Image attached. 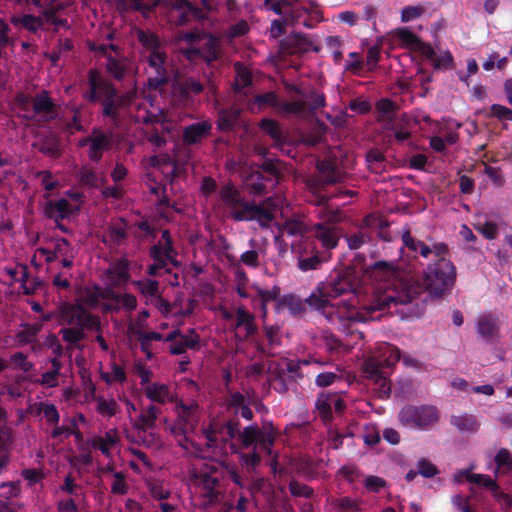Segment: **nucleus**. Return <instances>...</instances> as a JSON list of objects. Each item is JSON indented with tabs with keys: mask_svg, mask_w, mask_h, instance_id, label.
Here are the masks:
<instances>
[{
	"mask_svg": "<svg viewBox=\"0 0 512 512\" xmlns=\"http://www.w3.org/2000/svg\"><path fill=\"white\" fill-rule=\"evenodd\" d=\"M354 291L353 272L349 269L334 271L325 282L318 284L316 291L306 298V302L312 309L321 312L330 323L339 324L343 329L348 328L351 323L379 319L380 315L376 313L390 308V304H384V293L361 308L356 307L355 296L337 303L330 302V299L353 294Z\"/></svg>",
	"mask_w": 512,
	"mask_h": 512,
	"instance_id": "nucleus-1",
	"label": "nucleus"
},
{
	"mask_svg": "<svg viewBox=\"0 0 512 512\" xmlns=\"http://www.w3.org/2000/svg\"><path fill=\"white\" fill-rule=\"evenodd\" d=\"M435 249L436 259L423 269L422 281L394 277L384 291V304H390V307L408 304L423 292L433 299H441L451 293L457 278L456 266L448 258L446 243H439Z\"/></svg>",
	"mask_w": 512,
	"mask_h": 512,
	"instance_id": "nucleus-2",
	"label": "nucleus"
},
{
	"mask_svg": "<svg viewBox=\"0 0 512 512\" xmlns=\"http://www.w3.org/2000/svg\"><path fill=\"white\" fill-rule=\"evenodd\" d=\"M87 80L88 89L83 92V98L89 103L100 104L101 115L117 126L131 107L135 92H120L95 68L88 71Z\"/></svg>",
	"mask_w": 512,
	"mask_h": 512,
	"instance_id": "nucleus-3",
	"label": "nucleus"
},
{
	"mask_svg": "<svg viewBox=\"0 0 512 512\" xmlns=\"http://www.w3.org/2000/svg\"><path fill=\"white\" fill-rule=\"evenodd\" d=\"M220 198L228 208L233 220L256 221L262 227L269 226L277 210V205L273 198L268 197L259 204L246 201L233 184H227L221 188Z\"/></svg>",
	"mask_w": 512,
	"mask_h": 512,
	"instance_id": "nucleus-4",
	"label": "nucleus"
},
{
	"mask_svg": "<svg viewBox=\"0 0 512 512\" xmlns=\"http://www.w3.org/2000/svg\"><path fill=\"white\" fill-rule=\"evenodd\" d=\"M400 359L407 367L420 368L422 365L418 359L410 355H401L398 347L382 342L378 345L375 354L364 362L363 371L367 378L380 386L382 392L390 394L391 388L388 377Z\"/></svg>",
	"mask_w": 512,
	"mask_h": 512,
	"instance_id": "nucleus-5",
	"label": "nucleus"
},
{
	"mask_svg": "<svg viewBox=\"0 0 512 512\" xmlns=\"http://www.w3.org/2000/svg\"><path fill=\"white\" fill-rule=\"evenodd\" d=\"M292 248L297 258V267L302 272L318 270L331 259L329 254L319 250L315 240H301Z\"/></svg>",
	"mask_w": 512,
	"mask_h": 512,
	"instance_id": "nucleus-6",
	"label": "nucleus"
},
{
	"mask_svg": "<svg viewBox=\"0 0 512 512\" xmlns=\"http://www.w3.org/2000/svg\"><path fill=\"white\" fill-rule=\"evenodd\" d=\"M400 423L410 429H427L438 419V410L433 406H405L398 415Z\"/></svg>",
	"mask_w": 512,
	"mask_h": 512,
	"instance_id": "nucleus-7",
	"label": "nucleus"
},
{
	"mask_svg": "<svg viewBox=\"0 0 512 512\" xmlns=\"http://www.w3.org/2000/svg\"><path fill=\"white\" fill-rule=\"evenodd\" d=\"M61 316L69 325L86 327L88 331H101L99 316L92 314L81 304H63L61 306Z\"/></svg>",
	"mask_w": 512,
	"mask_h": 512,
	"instance_id": "nucleus-8",
	"label": "nucleus"
},
{
	"mask_svg": "<svg viewBox=\"0 0 512 512\" xmlns=\"http://www.w3.org/2000/svg\"><path fill=\"white\" fill-rule=\"evenodd\" d=\"M309 236L302 240H315L321 252H325L332 258V250L335 249L340 240V230L334 224L320 222L313 225Z\"/></svg>",
	"mask_w": 512,
	"mask_h": 512,
	"instance_id": "nucleus-9",
	"label": "nucleus"
},
{
	"mask_svg": "<svg viewBox=\"0 0 512 512\" xmlns=\"http://www.w3.org/2000/svg\"><path fill=\"white\" fill-rule=\"evenodd\" d=\"M90 147L88 148V158L95 163H99L106 151L113 146V132L105 131L100 127H94L88 135Z\"/></svg>",
	"mask_w": 512,
	"mask_h": 512,
	"instance_id": "nucleus-10",
	"label": "nucleus"
},
{
	"mask_svg": "<svg viewBox=\"0 0 512 512\" xmlns=\"http://www.w3.org/2000/svg\"><path fill=\"white\" fill-rule=\"evenodd\" d=\"M321 47L314 44L306 35L293 32L280 41V52L284 55H300L308 51L319 52Z\"/></svg>",
	"mask_w": 512,
	"mask_h": 512,
	"instance_id": "nucleus-11",
	"label": "nucleus"
},
{
	"mask_svg": "<svg viewBox=\"0 0 512 512\" xmlns=\"http://www.w3.org/2000/svg\"><path fill=\"white\" fill-rule=\"evenodd\" d=\"M199 404L196 401H191L189 404L184 403L182 400H177L175 405V411L178 416L177 426L172 428V432L175 435H183V439L187 441L186 428L188 426L194 427L197 419L195 417L198 411Z\"/></svg>",
	"mask_w": 512,
	"mask_h": 512,
	"instance_id": "nucleus-12",
	"label": "nucleus"
},
{
	"mask_svg": "<svg viewBox=\"0 0 512 512\" xmlns=\"http://www.w3.org/2000/svg\"><path fill=\"white\" fill-rule=\"evenodd\" d=\"M37 8L40 10V16L44 19V25H53L55 32L60 28H70L67 19L58 15L67 8V4L64 2L59 0H45L43 6Z\"/></svg>",
	"mask_w": 512,
	"mask_h": 512,
	"instance_id": "nucleus-13",
	"label": "nucleus"
},
{
	"mask_svg": "<svg viewBox=\"0 0 512 512\" xmlns=\"http://www.w3.org/2000/svg\"><path fill=\"white\" fill-rule=\"evenodd\" d=\"M166 54L161 51L150 52L147 57L149 67L154 70V75L148 78V86L152 89H159L169 81L165 68Z\"/></svg>",
	"mask_w": 512,
	"mask_h": 512,
	"instance_id": "nucleus-14",
	"label": "nucleus"
},
{
	"mask_svg": "<svg viewBox=\"0 0 512 512\" xmlns=\"http://www.w3.org/2000/svg\"><path fill=\"white\" fill-rule=\"evenodd\" d=\"M402 242L403 246L414 258H417V256H421L425 259H428L430 256H433V259H436L435 247L440 242H435L432 245H429L422 240L414 238L411 235L410 229L408 228L405 229L402 233Z\"/></svg>",
	"mask_w": 512,
	"mask_h": 512,
	"instance_id": "nucleus-15",
	"label": "nucleus"
},
{
	"mask_svg": "<svg viewBox=\"0 0 512 512\" xmlns=\"http://www.w3.org/2000/svg\"><path fill=\"white\" fill-rule=\"evenodd\" d=\"M211 132L212 124L209 121L195 122L183 128L182 140L185 145H195L210 136Z\"/></svg>",
	"mask_w": 512,
	"mask_h": 512,
	"instance_id": "nucleus-16",
	"label": "nucleus"
},
{
	"mask_svg": "<svg viewBox=\"0 0 512 512\" xmlns=\"http://www.w3.org/2000/svg\"><path fill=\"white\" fill-rule=\"evenodd\" d=\"M200 485L202 486V496L209 505H215L220 501L221 492L219 490L220 478L214 474L201 472L198 475Z\"/></svg>",
	"mask_w": 512,
	"mask_h": 512,
	"instance_id": "nucleus-17",
	"label": "nucleus"
},
{
	"mask_svg": "<svg viewBox=\"0 0 512 512\" xmlns=\"http://www.w3.org/2000/svg\"><path fill=\"white\" fill-rule=\"evenodd\" d=\"M277 181L273 177H267L260 171H254L246 176L245 185L250 194L255 196L265 195L275 186Z\"/></svg>",
	"mask_w": 512,
	"mask_h": 512,
	"instance_id": "nucleus-18",
	"label": "nucleus"
},
{
	"mask_svg": "<svg viewBox=\"0 0 512 512\" xmlns=\"http://www.w3.org/2000/svg\"><path fill=\"white\" fill-rule=\"evenodd\" d=\"M476 330L485 342H497L499 339L498 318L491 314L480 316L477 320Z\"/></svg>",
	"mask_w": 512,
	"mask_h": 512,
	"instance_id": "nucleus-19",
	"label": "nucleus"
},
{
	"mask_svg": "<svg viewBox=\"0 0 512 512\" xmlns=\"http://www.w3.org/2000/svg\"><path fill=\"white\" fill-rule=\"evenodd\" d=\"M32 109L36 115H49L50 119L57 116V105L47 90H41L32 98Z\"/></svg>",
	"mask_w": 512,
	"mask_h": 512,
	"instance_id": "nucleus-20",
	"label": "nucleus"
},
{
	"mask_svg": "<svg viewBox=\"0 0 512 512\" xmlns=\"http://www.w3.org/2000/svg\"><path fill=\"white\" fill-rule=\"evenodd\" d=\"M161 414V409L154 405L150 404L146 408H143L141 413L139 414L134 428L139 432H147L149 429H153L156 426V421Z\"/></svg>",
	"mask_w": 512,
	"mask_h": 512,
	"instance_id": "nucleus-21",
	"label": "nucleus"
},
{
	"mask_svg": "<svg viewBox=\"0 0 512 512\" xmlns=\"http://www.w3.org/2000/svg\"><path fill=\"white\" fill-rule=\"evenodd\" d=\"M130 262L122 257L117 259L106 271L107 277L115 286L126 283L130 279Z\"/></svg>",
	"mask_w": 512,
	"mask_h": 512,
	"instance_id": "nucleus-22",
	"label": "nucleus"
},
{
	"mask_svg": "<svg viewBox=\"0 0 512 512\" xmlns=\"http://www.w3.org/2000/svg\"><path fill=\"white\" fill-rule=\"evenodd\" d=\"M72 212L73 207L65 198H61L57 201H48L44 209L45 216L49 219H53L55 222L63 220Z\"/></svg>",
	"mask_w": 512,
	"mask_h": 512,
	"instance_id": "nucleus-23",
	"label": "nucleus"
},
{
	"mask_svg": "<svg viewBox=\"0 0 512 512\" xmlns=\"http://www.w3.org/2000/svg\"><path fill=\"white\" fill-rule=\"evenodd\" d=\"M468 482L484 487L494 493L495 497L509 501V496L499 490V485L491 476L486 474H473L468 471L464 472Z\"/></svg>",
	"mask_w": 512,
	"mask_h": 512,
	"instance_id": "nucleus-24",
	"label": "nucleus"
},
{
	"mask_svg": "<svg viewBox=\"0 0 512 512\" xmlns=\"http://www.w3.org/2000/svg\"><path fill=\"white\" fill-rule=\"evenodd\" d=\"M174 88L181 98L188 99L200 94L204 90V85L193 77H184L175 82Z\"/></svg>",
	"mask_w": 512,
	"mask_h": 512,
	"instance_id": "nucleus-25",
	"label": "nucleus"
},
{
	"mask_svg": "<svg viewBox=\"0 0 512 512\" xmlns=\"http://www.w3.org/2000/svg\"><path fill=\"white\" fill-rule=\"evenodd\" d=\"M235 318V328H244L245 330L244 338H249L257 333L258 329L255 324V316L248 312L244 306H240L236 309Z\"/></svg>",
	"mask_w": 512,
	"mask_h": 512,
	"instance_id": "nucleus-26",
	"label": "nucleus"
},
{
	"mask_svg": "<svg viewBox=\"0 0 512 512\" xmlns=\"http://www.w3.org/2000/svg\"><path fill=\"white\" fill-rule=\"evenodd\" d=\"M199 340V335L195 330L190 329L188 335L181 336L179 340L175 341L170 346V353L172 355H181L184 354L187 349L198 350Z\"/></svg>",
	"mask_w": 512,
	"mask_h": 512,
	"instance_id": "nucleus-27",
	"label": "nucleus"
},
{
	"mask_svg": "<svg viewBox=\"0 0 512 512\" xmlns=\"http://www.w3.org/2000/svg\"><path fill=\"white\" fill-rule=\"evenodd\" d=\"M145 396L152 402L165 404L173 401L170 397L169 386L163 383L153 382L144 388Z\"/></svg>",
	"mask_w": 512,
	"mask_h": 512,
	"instance_id": "nucleus-28",
	"label": "nucleus"
},
{
	"mask_svg": "<svg viewBox=\"0 0 512 512\" xmlns=\"http://www.w3.org/2000/svg\"><path fill=\"white\" fill-rule=\"evenodd\" d=\"M306 304L308 305L306 300L303 301L294 294H286L278 300L276 309L286 308L292 315L300 316L306 311Z\"/></svg>",
	"mask_w": 512,
	"mask_h": 512,
	"instance_id": "nucleus-29",
	"label": "nucleus"
},
{
	"mask_svg": "<svg viewBox=\"0 0 512 512\" xmlns=\"http://www.w3.org/2000/svg\"><path fill=\"white\" fill-rule=\"evenodd\" d=\"M11 24L14 26H21L23 29L36 33L40 28L44 26V19L39 15L35 16L32 14L14 15L10 18Z\"/></svg>",
	"mask_w": 512,
	"mask_h": 512,
	"instance_id": "nucleus-30",
	"label": "nucleus"
},
{
	"mask_svg": "<svg viewBox=\"0 0 512 512\" xmlns=\"http://www.w3.org/2000/svg\"><path fill=\"white\" fill-rule=\"evenodd\" d=\"M118 442L119 437L117 435V431L116 429H113L107 431L103 437L95 436L91 439L90 444L94 449H99L104 456L109 457L111 455L110 447Z\"/></svg>",
	"mask_w": 512,
	"mask_h": 512,
	"instance_id": "nucleus-31",
	"label": "nucleus"
},
{
	"mask_svg": "<svg viewBox=\"0 0 512 512\" xmlns=\"http://www.w3.org/2000/svg\"><path fill=\"white\" fill-rule=\"evenodd\" d=\"M189 54H192L198 58L204 60L207 64H211L219 58V49L216 39L211 37L204 47L202 48H192L189 51Z\"/></svg>",
	"mask_w": 512,
	"mask_h": 512,
	"instance_id": "nucleus-32",
	"label": "nucleus"
},
{
	"mask_svg": "<svg viewBox=\"0 0 512 512\" xmlns=\"http://www.w3.org/2000/svg\"><path fill=\"white\" fill-rule=\"evenodd\" d=\"M129 70L126 59H116L113 56H107L106 71L116 81H122Z\"/></svg>",
	"mask_w": 512,
	"mask_h": 512,
	"instance_id": "nucleus-33",
	"label": "nucleus"
},
{
	"mask_svg": "<svg viewBox=\"0 0 512 512\" xmlns=\"http://www.w3.org/2000/svg\"><path fill=\"white\" fill-rule=\"evenodd\" d=\"M451 424L455 426L460 432L474 433L479 428V423L473 415L463 414L459 416L453 415L451 417Z\"/></svg>",
	"mask_w": 512,
	"mask_h": 512,
	"instance_id": "nucleus-34",
	"label": "nucleus"
},
{
	"mask_svg": "<svg viewBox=\"0 0 512 512\" xmlns=\"http://www.w3.org/2000/svg\"><path fill=\"white\" fill-rule=\"evenodd\" d=\"M276 437H277V431L274 429L273 424H269V429H266V426H263L260 429V434H259V438L257 440V444L267 454H271L272 447L275 443Z\"/></svg>",
	"mask_w": 512,
	"mask_h": 512,
	"instance_id": "nucleus-35",
	"label": "nucleus"
},
{
	"mask_svg": "<svg viewBox=\"0 0 512 512\" xmlns=\"http://www.w3.org/2000/svg\"><path fill=\"white\" fill-rule=\"evenodd\" d=\"M317 168L322 179L328 183L333 184L340 180V172L335 164L329 160H323L317 164Z\"/></svg>",
	"mask_w": 512,
	"mask_h": 512,
	"instance_id": "nucleus-36",
	"label": "nucleus"
},
{
	"mask_svg": "<svg viewBox=\"0 0 512 512\" xmlns=\"http://www.w3.org/2000/svg\"><path fill=\"white\" fill-rule=\"evenodd\" d=\"M128 224L123 218H119L117 222L112 223L107 228L109 239L114 244H120L127 238Z\"/></svg>",
	"mask_w": 512,
	"mask_h": 512,
	"instance_id": "nucleus-37",
	"label": "nucleus"
},
{
	"mask_svg": "<svg viewBox=\"0 0 512 512\" xmlns=\"http://www.w3.org/2000/svg\"><path fill=\"white\" fill-rule=\"evenodd\" d=\"M270 381L273 388L278 393H286L289 390V385L292 383L286 378L284 368L277 366L270 373Z\"/></svg>",
	"mask_w": 512,
	"mask_h": 512,
	"instance_id": "nucleus-38",
	"label": "nucleus"
},
{
	"mask_svg": "<svg viewBox=\"0 0 512 512\" xmlns=\"http://www.w3.org/2000/svg\"><path fill=\"white\" fill-rule=\"evenodd\" d=\"M366 162L369 169L374 173H380L384 170L386 157L379 149L372 148L366 152Z\"/></svg>",
	"mask_w": 512,
	"mask_h": 512,
	"instance_id": "nucleus-39",
	"label": "nucleus"
},
{
	"mask_svg": "<svg viewBox=\"0 0 512 512\" xmlns=\"http://www.w3.org/2000/svg\"><path fill=\"white\" fill-rule=\"evenodd\" d=\"M259 127L262 131L268 134L276 143L283 142L284 138L282 129L280 127V124L276 120L264 118L260 121Z\"/></svg>",
	"mask_w": 512,
	"mask_h": 512,
	"instance_id": "nucleus-40",
	"label": "nucleus"
},
{
	"mask_svg": "<svg viewBox=\"0 0 512 512\" xmlns=\"http://www.w3.org/2000/svg\"><path fill=\"white\" fill-rule=\"evenodd\" d=\"M138 41L149 52L160 51L159 37L152 31L139 29L137 32Z\"/></svg>",
	"mask_w": 512,
	"mask_h": 512,
	"instance_id": "nucleus-41",
	"label": "nucleus"
},
{
	"mask_svg": "<svg viewBox=\"0 0 512 512\" xmlns=\"http://www.w3.org/2000/svg\"><path fill=\"white\" fill-rule=\"evenodd\" d=\"M86 327L74 326L69 328L60 329L59 333L65 342L70 345H76L80 341L86 338L85 334Z\"/></svg>",
	"mask_w": 512,
	"mask_h": 512,
	"instance_id": "nucleus-42",
	"label": "nucleus"
},
{
	"mask_svg": "<svg viewBox=\"0 0 512 512\" xmlns=\"http://www.w3.org/2000/svg\"><path fill=\"white\" fill-rule=\"evenodd\" d=\"M250 290L253 292H256L258 296L262 299V301L265 303V306L268 308V304L271 302H278L280 297V287L273 286L272 289H264L260 287L258 284H252L250 286Z\"/></svg>",
	"mask_w": 512,
	"mask_h": 512,
	"instance_id": "nucleus-43",
	"label": "nucleus"
},
{
	"mask_svg": "<svg viewBox=\"0 0 512 512\" xmlns=\"http://www.w3.org/2000/svg\"><path fill=\"white\" fill-rule=\"evenodd\" d=\"M278 111L286 115H300L306 113V101L303 99L295 101H280Z\"/></svg>",
	"mask_w": 512,
	"mask_h": 512,
	"instance_id": "nucleus-44",
	"label": "nucleus"
},
{
	"mask_svg": "<svg viewBox=\"0 0 512 512\" xmlns=\"http://www.w3.org/2000/svg\"><path fill=\"white\" fill-rule=\"evenodd\" d=\"M260 429L261 428H259L258 425L253 424L245 427L244 430L240 432L238 439L244 448H249L252 445L257 444Z\"/></svg>",
	"mask_w": 512,
	"mask_h": 512,
	"instance_id": "nucleus-45",
	"label": "nucleus"
},
{
	"mask_svg": "<svg viewBox=\"0 0 512 512\" xmlns=\"http://www.w3.org/2000/svg\"><path fill=\"white\" fill-rule=\"evenodd\" d=\"M134 287L146 297H156L159 293V284L156 280L144 279L133 281Z\"/></svg>",
	"mask_w": 512,
	"mask_h": 512,
	"instance_id": "nucleus-46",
	"label": "nucleus"
},
{
	"mask_svg": "<svg viewBox=\"0 0 512 512\" xmlns=\"http://www.w3.org/2000/svg\"><path fill=\"white\" fill-rule=\"evenodd\" d=\"M38 150L43 155L51 158H57L61 154L59 142L55 138L43 139L38 146Z\"/></svg>",
	"mask_w": 512,
	"mask_h": 512,
	"instance_id": "nucleus-47",
	"label": "nucleus"
},
{
	"mask_svg": "<svg viewBox=\"0 0 512 512\" xmlns=\"http://www.w3.org/2000/svg\"><path fill=\"white\" fill-rule=\"evenodd\" d=\"M306 101V112L314 113L320 108L325 107L326 105V98L325 95L321 92H318L316 90H312L308 95L305 97Z\"/></svg>",
	"mask_w": 512,
	"mask_h": 512,
	"instance_id": "nucleus-48",
	"label": "nucleus"
},
{
	"mask_svg": "<svg viewBox=\"0 0 512 512\" xmlns=\"http://www.w3.org/2000/svg\"><path fill=\"white\" fill-rule=\"evenodd\" d=\"M289 491L293 497H303L306 499H311L315 496V492L312 487L303 484L297 480L290 481Z\"/></svg>",
	"mask_w": 512,
	"mask_h": 512,
	"instance_id": "nucleus-49",
	"label": "nucleus"
},
{
	"mask_svg": "<svg viewBox=\"0 0 512 512\" xmlns=\"http://www.w3.org/2000/svg\"><path fill=\"white\" fill-rule=\"evenodd\" d=\"M307 361L299 362L295 360H288L286 362V368H284L286 372V378L292 382L297 383L299 379L303 378V374L301 372V364H307Z\"/></svg>",
	"mask_w": 512,
	"mask_h": 512,
	"instance_id": "nucleus-50",
	"label": "nucleus"
},
{
	"mask_svg": "<svg viewBox=\"0 0 512 512\" xmlns=\"http://www.w3.org/2000/svg\"><path fill=\"white\" fill-rule=\"evenodd\" d=\"M254 102L259 106H269L278 110L280 99L274 91H268L262 94H257L254 97Z\"/></svg>",
	"mask_w": 512,
	"mask_h": 512,
	"instance_id": "nucleus-51",
	"label": "nucleus"
},
{
	"mask_svg": "<svg viewBox=\"0 0 512 512\" xmlns=\"http://www.w3.org/2000/svg\"><path fill=\"white\" fill-rule=\"evenodd\" d=\"M426 9L423 5L406 6L401 10V21L404 23L413 21L421 17Z\"/></svg>",
	"mask_w": 512,
	"mask_h": 512,
	"instance_id": "nucleus-52",
	"label": "nucleus"
},
{
	"mask_svg": "<svg viewBox=\"0 0 512 512\" xmlns=\"http://www.w3.org/2000/svg\"><path fill=\"white\" fill-rule=\"evenodd\" d=\"M291 22L293 24L303 25L307 28H313L314 24L308 19V10L306 8L290 9Z\"/></svg>",
	"mask_w": 512,
	"mask_h": 512,
	"instance_id": "nucleus-53",
	"label": "nucleus"
},
{
	"mask_svg": "<svg viewBox=\"0 0 512 512\" xmlns=\"http://www.w3.org/2000/svg\"><path fill=\"white\" fill-rule=\"evenodd\" d=\"M41 411L44 414L46 422L51 425H57L60 420V414L54 404L41 402Z\"/></svg>",
	"mask_w": 512,
	"mask_h": 512,
	"instance_id": "nucleus-54",
	"label": "nucleus"
},
{
	"mask_svg": "<svg viewBox=\"0 0 512 512\" xmlns=\"http://www.w3.org/2000/svg\"><path fill=\"white\" fill-rule=\"evenodd\" d=\"M386 129L394 131V138L398 144L404 143L406 140H408L411 137L410 131H408L404 128L397 127L392 116H388V122L386 124Z\"/></svg>",
	"mask_w": 512,
	"mask_h": 512,
	"instance_id": "nucleus-55",
	"label": "nucleus"
},
{
	"mask_svg": "<svg viewBox=\"0 0 512 512\" xmlns=\"http://www.w3.org/2000/svg\"><path fill=\"white\" fill-rule=\"evenodd\" d=\"M111 492L116 495H125L128 492L125 474L121 471L114 472V481L111 485Z\"/></svg>",
	"mask_w": 512,
	"mask_h": 512,
	"instance_id": "nucleus-56",
	"label": "nucleus"
},
{
	"mask_svg": "<svg viewBox=\"0 0 512 512\" xmlns=\"http://www.w3.org/2000/svg\"><path fill=\"white\" fill-rule=\"evenodd\" d=\"M101 377L108 384H110L112 381L124 383L127 380L125 370L123 367L116 363L112 365L111 375L103 373Z\"/></svg>",
	"mask_w": 512,
	"mask_h": 512,
	"instance_id": "nucleus-57",
	"label": "nucleus"
},
{
	"mask_svg": "<svg viewBox=\"0 0 512 512\" xmlns=\"http://www.w3.org/2000/svg\"><path fill=\"white\" fill-rule=\"evenodd\" d=\"M494 461L497 469L505 468L507 471H512V455L508 449H500L496 454Z\"/></svg>",
	"mask_w": 512,
	"mask_h": 512,
	"instance_id": "nucleus-58",
	"label": "nucleus"
},
{
	"mask_svg": "<svg viewBox=\"0 0 512 512\" xmlns=\"http://www.w3.org/2000/svg\"><path fill=\"white\" fill-rule=\"evenodd\" d=\"M490 117L499 121H512V109L500 104H493L490 107Z\"/></svg>",
	"mask_w": 512,
	"mask_h": 512,
	"instance_id": "nucleus-59",
	"label": "nucleus"
},
{
	"mask_svg": "<svg viewBox=\"0 0 512 512\" xmlns=\"http://www.w3.org/2000/svg\"><path fill=\"white\" fill-rule=\"evenodd\" d=\"M174 8L178 11H188L193 14L194 19H201L204 17L202 10L193 5L189 0H176Z\"/></svg>",
	"mask_w": 512,
	"mask_h": 512,
	"instance_id": "nucleus-60",
	"label": "nucleus"
},
{
	"mask_svg": "<svg viewBox=\"0 0 512 512\" xmlns=\"http://www.w3.org/2000/svg\"><path fill=\"white\" fill-rule=\"evenodd\" d=\"M334 504L341 512H358L361 510L359 502L350 497L339 498Z\"/></svg>",
	"mask_w": 512,
	"mask_h": 512,
	"instance_id": "nucleus-61",
	"label": "nucleus"
},
{
	"mask_svg": "<svg viewBox=\"0 0 512 512\" xmlns=\"http://www.w3.org/2000/svg\"><path fill=\"white\" fill-rule=\"evenodd\" d=\"M417 466L418 473L425 478H432L439 473L438 468L425 458L420 459Z\"/></svg>",
	"mask_w": 512,
	"mask_h": 512,
	"instance_id": "nucleus-62",
	"label": "nucleus"
},
{
	"mask_svg": "<svg viewBox=\"0 0 512 512\" xmlns=\"http://www.w3.org/2000/svg\"><path fill=\"white\" fill-rule=\"evenodd\" d=\"M117 402L114 399L98 401L97 411L103 416L112 417L117 412Z\"/></svg>",
	"mask_w": 512,
	"mask_h": 512,
	"instance_id": "nucleus-63",
	"label": "nucleus"
},
{
	"mask_svg": "<svg viewBox=\"0 0 512 512\" xmlns=\"http://www.w3.org/2000/svg\"><path fill=\"white\" fill-rule=\"evenodd\" d=\"M454 65V58L450 51H445L441 55H437L433 67L435 69H450Z\"/></svg>",
	"mask_w": 512,
	"mask_h": 512,
	"instance_id": "nucleus-64",
	"label": "nucleus"
}]
</instances>
